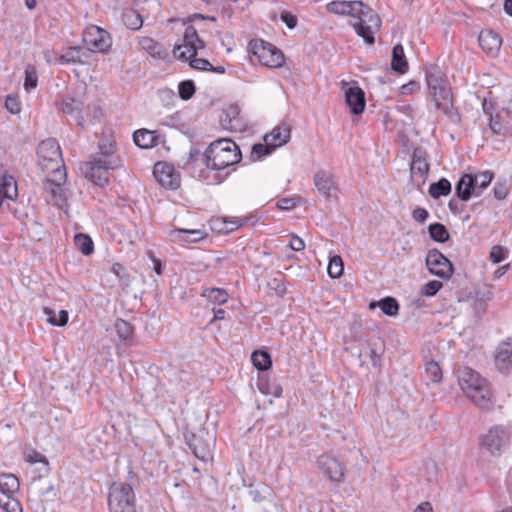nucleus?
Here are the masks:
<instances>
[{"label":"nucleus","instance_id":"obj_39","mask_svg":"<svg viewBox=\"0 0 512 512\" xmlns=\"http://www.w3.org/2000/svg\"><path fill=\"white\" fill-rule=\"evenodd\" d=\"M20 484L18 478L13 474L0 475V491L14 494L19 490Z\"/></svg>","mask_w":512,"mask_h":512},{"label":"nucleus","instance_id":"obj_6","mask_svg":"<svg viewBox=\"0 0 512 512\" xmlns=\"http://www.w3.org/2000/svg\"><path fill=\"white\" fill-rule=\"evenodd\" d=\"M183 169L195 179L206 181L208 184L215 183L213 177L210 176L212 169L207 149L201 153L200 150L191 148L189 156L183 164Z\"/></svg>","mask_w":512,"mask_h":512},{"label":"nucleus","instance_id":"obj_38","mask_svg":"<svg viewBox=\"0 0 512 512\" xmlns=\"http://www.w3.org/2000/svg\"><path fill=\"white\" fill-rule=\"evenodd\" d=\"M0 507L6 512H22V506L11 493L0 491Z\"/></svg>","mask_w":512,"mask_h":512},{"label":"nucleus","instance_id":"obj_24","mask_svg":"<svg viewBox=\"0 0 512 512\" xmlns=\"http://www.w3.org/2000/svg\"><path fill=\"white\" fill-rule=\"evenodd\" d=\"M314 183L318 191L326 198L332 196V191L336 190L332 176L326 171H318L314 176Z\"/></svg>","mask_w":512,"mask_h":512},{"label":"nucleus","instance_id":"obj_57","mask_svg":"<svg viewBox=\"0 0 512 512\" xmlns=\"http://www.w3.org/2000/svg\"><path fill=\"white\" fill-rule=\"evenodd\" d=\"M347 7V1H332L327 4V10L337 15H346L348 11Z\"/></svg>","mask_w":512,"mask_h":512},{"label":"nucleus","instance_id":"obj_36","mask_svg":"<svg viewBox=\"0 0 512 512\" xmlns=\"http://www.w3.org/2000/svg\"><path fill=\"white\" fill-rule=\"evenodd\" d=\"M122 20L125 26L131 30H139L143 25V19L140 13L134 9L123 12Z\"/></svg>","mask_w":512,"mask_h":512},{"label":"nucleus","instance_id":"obj_26","mask_svg":"<svg viewBox=\"0 0 512 512\" xmlns=\"http://www.w3.org/2000/svg\"><path fill=\"white\" fill-rule=\"evenodd\" d=\"M170 236L174 241L195 243L204 238V233L199 229H174Z\"/></svg>","mask_w":512,"mask_h":512},{"label":"nucleus","instance_id":"obj_21","mask_svg":"<svg viewBox=\"0 0 512 512\" xmlns=\"http://www.w3.org/2000/svg\"><path fill=\"white\" fill-rule=\"evenodd\" d=\"M291 136V127L287 123H280L276 126L271 133L266 134L264 141L270 144L274 149L285 145Z\"/></svg>","mask_w":512,"mask_h":512},{"label":"nucleus","instance_id":"obj_33","mask_svg":"<svg viewBox=\"0 0 512 512\" xmlns=\"http://www.w3.org/2000/svg\"><path fill=\"white\" fill-rule=\"evenodd\" d=\"M99 153L93 156H101L102 159H120L115 156L116 142L107 138H102L98 143Z\"/></svg>","mask_w":512,"mask_h":512},{"label":"nucleus","instance_id":"obj_62","mask_svg":"<svg viewBox=\"0 0 512 512\" xmlns=\"http://www.w3.org/2000/svg\"><path fill=\"white\" fill-rule=\"evenodd\" d=\"M493 298V293L489 288L479 289L476 291V303L479 304L481 308L483 305Z\"/></svg>","mask_w":512,"mask_h":512},{"label":"nucleus","instance_id":"obj_46","mask_svg":"<svg viewBox=\"0 0 512 512\" xmlns=\"http://www.w3.org/2000/svg\"><path fill=\"white\" fill-rule=\"evenodd\" d=\"M490 119H489V127L493 134L500 135V136H506L509 133V128L504 125L501 122V117L499 114H496L495 116L492 115V113H489Z\"/></svg>","mask_w":512,"mask_h":512},{"label":"nucleus","instance_id":"obj_31","mask_svg":"<svg viewBox=\"0 0 512 512\" xmlns=\"http://www.w3.org/2000/svg\"><path fill=\"white\" fill-rule=\"evenodd\" d=\"M430 238L437 243H445L450 239V234L446 226L442 223L435 222L428 226Z\"/></svg>","mask_w":512,"mask_h":512},{"label":"nucleus","instance_id":"obj_35","mask_svg":"<svg viewBox=\"0 0 512 512\" xmlns=\"http://www.w3.org/2000/svg\"><path fill=\"white\" fill-rule=\"evenodd\" d=\"M251 361L256 369L266 371L272 366L271 356L267 351L257 350L251 355Z\"/></svg>","mask_w":512,"mask_h":512},{"label":"nucleus","instance_id":"obj_56","mask_svg":"<svg viewBox=\"0 0 512 512\" xmlns=\"http://www.w3.org/2000/svg\"><path fill=\"white\" fill-rule=\"evenodd\" d=\"M188 60L190 67L196 70L209 71V68L212 67L209 60L205 58H197L196 56H190L189 54Z\"/></svg>","mask_w":512,"mask_h":512},{"label":"nucleus","instance_id":"obj_5","mask_svg":"<svg viewBox=\"0 0 512 512\" xmlns=\"http://www.w3.org/2000/svg\"><path fill=\"white\" fill-rule=\"evenodd\" d=\"M135 493L128 483H114L108 496L110 512H136Z\"/></svg>","mask_w":512,"mask_h":512},{"label":"nucleus","instance_id":"obj_7","mask_svg":"<svg viewBox=\"0 0 512 512\" xmlns=\"http://www.w3.org/2000/svg\"><path fill=\"white\" fill-rule=\"evenodd\" d=\"M249 51L257 57L260 63L267 67H280L284 63L282 51L264 40H251Z\"/></svg>","mask_w":512,"mask_h":512},{"label":"nucleus","instance_id":"obj_11","mask_svg":"<svg viewBox=\"0 0 512 512\" xmlns=\"http://www.w3.org/2000/svg\"><path fill=\"white\" fill-rule=\"evenodd\" d=\"M183 41V44L175 45L173 49L174 57L183 62L188 61V54H190V56H196V50L195 47H193L195 43H199L198 47H205L204 41L200 39L197 30L192 25H189L185 29Z\"/></svg>","mask_w":512,"mask_h":512},{"label":"nucleus","instance_id":"obj_14","mask_svg":"<svg viewBox=\"0 0 512 512\" xmlns=\"http://www.w3.org/2000/svg\"><path fill=\"white\" fill-rule=\"evenodd\" d=\"M153 174L157 181L165 188L175 190L180 187L181 178L174 167L165 162L154 165Z\"/></svg>","mask_w":512,"mask_h":512},{"label":"nucleus","instance_id":"obj_17","mask_svg":"<svg viewBox=\"0 0 512 512\" xmlns=\"http://www.w3.org/2000/svg\"><path fill=\"white\" fill-rule=\"evenodd\" d=\"M478 189L477 174H463L455 186V195L460 201H468Z\"/></svg>","mask_w":512,"mask_h":512},{"label":"nucleus","instance_id":"obj_25","mask_svg":"<svg viewBox=\"0 0 512 512\" xmlns=\"http://www.w3.org/2000/svg\"><path fill=\"white\" fill-rule=\"evenodd\" d=\"M391 69L398 74L408 71V62L401 44L395 45L392 49Z\"/></svg>","mask_w":512,"mask_h":512},{"label":"nucleus","instance_id":"obj_10","mask_svg":"<svg viewBox=\"0 0 512 512\" xmlns=\"http://www.w3.org/2000/svg\"><path fill=\"white\" fill-rule=\"evenodd\" d=\"M425 261L431 274L442 279H449L452 276L453 264L438 249L429 250Z\"/></svg>","mask_w":512,"mask_h":512},{"label":"nucleus","instance_id":"obj_27","mask_svg":"<svg viewBox=\"0 0 512 512\" xmlns=\"http://www.w3.org/2000/svg\"><path fill=\"white\" fill-rule=\"evenodd\" d=\"M43 188L47 193L51 194L55 205L60 207L66 203V196L60 182H56L51 179H45L43 182Z\"/></svg>","mask_w":512,"mask_h":512},{"label":"nucleus","instance_id":"obj_42","mask_svg":"<svg viewBox=\"0 0 512 512\" xmlns=\"http://www.w3.org/2000/svg\"><path fill=\"white\" fill-rule=\"evenodd\" d=\"M44 313L47 315V321L53 326H64L68 322V312L66 310H60L58 315L50 308L45 307Z\"/></svg>","mask_w":512,"mask_h":512},{"label":"nucleus","instance_id":"obj_19","mask_svg":"<svg viewBox=\"0 0 512 512\" xmlns=\"http://www.w3.org/2000/svg\"><path fill=\"white\" fill-rule=\"evenodd\" d=\"M37 154L45 161L62 163V152L58 141L55 138H48L41 141L37 147Z\"/></svg>","mask_w":512,"mask_h":512},{"label":"nucleus","instance_id":"obj_60","mask_svg":"<svg viewBox=\"0 0 512 512\" xmlns=\"http://www.w3.org/2000/svg\"><path fill=\"white\" fill-rule=\"evenodd\" d=\"M509 189L506 181L496 182L493 187V195L497 200H504L508 195Z\"/></svg>","mask_w":512,"mask_h":512},{"label":"nucleus","instance_id":"obj_3","mask_svg":"<svg viewBox=\"0 0 512 512\" xmlns=\"http://www.w3.org/2000/svg\"><path fill=\"white\" fill-rule=\"evenodd\" d=\"M458 382L471 401L481 409L492 406L491 391L486 379L470 367L463 366L457 370Z\"/></svg>","mask_w":512,"mask_h":512},{"label":"nucleus","instance_id":"obj_1","mask_svg":"<svg viewBox=\"0 0 512 512\" xmlns=\"http://www.w3.org/2000/svg\"><path fill=\"white\" fill-rule=\"evenodd\" d=\"M426 82L436 108L441 110L452 124H460L461 115L454 107L450 84L437 67L431 66L426 69Z\"/></svg>","mask_w":512,"mask_h":512},{"label":"nucleus","instance_id":"obj_50","mask_svg":"<svg viewBox=\"0 0 512 512\" xmlns=\"http://www.w3.org/2000/svg\"><path fill=\"white\" fill-rule=\"evenodd\" d=\"M38 76L34 66L28 65L25 68L24 88L29 91L37 87Z\"/></svg>","mask_w":512,"mask_h":512},{"label":"nucleus","instance_id":"obj_20","mask_svg":"<svg viewBox=\"0 0 512 512\" xmlns=\"http://www.w3.org/2000/svg\"><path fill=\"white\" fill-rule=\"evenodd\" d=\"M345 102L352 114H362L366 105L364 91L358 86L347 88L345 91Z\"/></svg>","mask_w":512,"mask_h":512},{"label":"nucleus","instance_id":"obj_12","mask_svg":"<svg viewBox=\"0 0 512 512\" xmlns=\"http://www.w3.org/2000/svg\"><path fill=\"white\" fill-rule=\"evenodd\" d=\"M83 42L90 51L101 53L107 52L112 45L109 33L98 26H91L84 32Z\"/></svg>","mask_w":512,"mask_h":512},{"label":"nucleus","instance_id":"obj_23","mask_svg":"<svg viewBox=\"0 0 512 512\" xmlns=\"http://www.w3.org/2000/svg\"><path fill=\"white\" fill-rule=\"evenodd\" d=\"M512 358V340L502 342L495 354V364L499 371L506 374L509 371Z\"/></svg>","mask_w":512,"mask_h":512},{"label":"nucleus","instance_id":"obj_16","mask_svg":"<svg viewBox=\"0 0 512 512\" xmlns=\"http://www.w3.org/2000/svg\"><path fill=\"white\" fill-rule=\"evenodd\" d=\"M318 468L331 481L340 482L344 477L342 464L333 456L324 454L317 460Z\"/></svg>","mask_w":512,"mask_h":512},{"label":"nucleus","instance_id":"obj_59","mask_svg":"<svg viewBox=\"0 0 512 512\" xmlns=\"http://www.w3.org/2000/svg\"><path fill=\"white\" fill-rule=\"evenodd\" d=\"M477 178H478V189L484 190L490 185L491 181L493 180L494 173L491 171L480 172V173H477Z\"/></svg>","mask_w":512,"mask_h":512},{"label":"nucleus","instance_id":"obj_41","mask_svg":"<svg viewBox=\"0 0 512 512\" xmlns=\"http://www.w3.org/2000/svg\"><path fill=\"white\" fill-rule=\"evenodd\" d=\"M114 327L121 341H127L132 338L134 327L128 321L118 318L114 323Z\"/></svg>","mask_w":512,"mask_h":512},{"label":"nucleus","instance_id":"obj_18","mask_svg":"<svg viewBox=\"0 0 512 512\" xmlns=\"http://www.w3.org/2000/svg\"><path fill=\"white\" fill-rule=\"evenodd\" d=\"M56 108L65 114L71 115L79 126H84L85 119L83 117L84 104L82 101L73 97H65L56 102Z\"/></svg>","mask_w":512,"mask_h":512},{"label":"nucleus","instance_id":"obj_47","mask_svg":"<svg viewBox=\"0 0 512 512\" xmlns=\"http://www.w3.org/2000/svg\"><path fill=\"white\" fill-rule=\"evenodd\" d=\"M196 87L192 80L181 81L178 85V94L182 100H189L195 94Z\"/></svg>","mask_w":512,"mask_h":512},{"label":"nucleus","instance_id":"obj_63","mask_svg":"<svg viewBox=\"0 0 512 512\" xmlns=\"http://www.w3.org/2000/svg\"><path fill=\"white\" fill-rule=\"evenodd\" d=\"M258 388L263 394H273L275 397H280L282 394V387L280 385L273 386L272 390L263 381L258 382Z\"/></svg>","mask_w":512,"mask_h":512},{"label":"nucleus","instance_id":"obj_34","mask_svg":"<svg viewBox=\"0 0 512 512\" xmlns=\"http://www.w3.org/2000/svg\"><path fill=\"white\" fill-rule=\"evenodd\" d=\"M74 244L76 248L85 256L91 255L94 251V243L92 238L84 233H77L74 236Z\"/></svg>","mask_w":512,"mask_h":512},{"label":"nucleus","instance_id":"obj_13","mask_svg":"<svg viewBox=\"0 0 512 512\" xmlns=\"http://www.w3.org/2000/svg\"><path fill=\"white\" fill-rule=\"evenodd\" d=\"M429 163L427 162V153L422 147H416L413 150L410 164V174L412 182L417 186L425 183L429 173Z\"/></svg>","mask_w":512,"mask_h":512},{"label":"nucleus","instance_id":"obj_15","mask_svg":"<svg viewBox=\"0 0 512 512\" xmlns=\"http://www.w3.org/2000/svg\"><path fill=\"white\" fill-rule=\"evenodd\" d=\"M185 442L192 453L200 460H206L210 454L211 439H204V429L198 434L187 432L184 435Z\"/></svg>","mask_w":512,"mask_h":512},{"label":"nucleus","instance_id":"obj_52","mask_svg":"<svg viewBox=\"0 0 512 512\" xmlns=\"http://www.w3.org/2000/svg\"><path fill=\"white\" fill-rule=\"evenodd\" d=\"M508 251L506 248L495 245L491 248L489 258L494 264H499L507 258Z\"/></svg>","mask_w":512,"mask_h":512},{"label":"nucleus","instance_id":"obj_9","mask_svg":"<svg viewBox=\"0 0 512 512\" xmlns=\"http://www.w3.org/2000/svg\"><path fill=\"white\" fill-rule=\"evenodd\" d=\"M509 443V433L504 426L496 425L491 427L486 434L480 438V444L490 454L500 453L503 447Z\"/></svg>","mask_w":512,"mask_h":512},{"label":"nucleus","instance_id":"obj_48","mask_svg":"<svg viewBox=\"0 0 512 512\" xmlns=\"http://www.w3.org/2000/svg\"><path fill=\"white\" fill-rule=\"evenodd\" d=\"M425 372L428 376V379L434 383H437V382L441 381V379H442L441 368L438 365V363L433 360L428 361L425 364Z\"/></svg>","mask_w":512,"mask_h":512},{"label":"nucleus","instance_id":"obj_8","mask_svg":"<svg viewBox=\"0 0 512 512\" xmlns=\"http://www.w3.org/2000/svg\"><path fill=\"white\" fill-rule=\"evenodd\" d=\"M380 26V17L372 8L367 5L361 13V16H359V21L353 23V27L358 36L362 37L365 43L370 45L374 44V31L378 30Z\"/></svg>","mask_w":512,"mask_h":512},{"label":"nucleus","instance_id":"obj_61","mask_svg":"<svg viewBox=\"0 0 512 512\" xmlns=\"http://www.w3.org/2000/svg\"><path fill=\"white\" fill-rule=\"evenodd\" d=\"M5 106L12 114H18L21 111V104L16 96L8 95L5 101Z\"/></svg>","mask_w":512,"mask_h":512},{"label":"nucleus","instance_id":"obj_53","mask_svg":"<svg viewBox=\"0 0 512 512\" xmlns=\"http://www.w3.org/2000/svg\"><path fill=\"white\" fill-rule=\"evenodd\" d=\"M443 287L442 282L438 280H431L424 284L421 288V294L427 297H432Z\"/></svg>","mask_w":512,"mask_h":512},{"label":"nucleus","instance_id":"obj_29","mask_svg":"<svg viewBox=\"0 0 512 512\" xmlns=\"http://www.w3.org/2000/svg\"><path fill=\"white\" fill-rule=\"evenodd\" d=\"M133 140L136 146L142 149H148L154 146L156 136L147 129L136 130L133 134Z\"/></svg>","mask_w":512,"mask_h":512},{"label":"nucleus","instance_id":"obj_30","mask_svg":"<svg viewBox=\"0 0 512 512\" xmlns=\"http://www.w3.org/2000/svg\"><path fill=\"white\" fill-rule=\"evenodd\" d=\"M451 190L452 186L449 180L441 178L437 182L430 184L428 192L433 199H439L442 196H448Z\"/></svg>","mask_w":512,"mask_h":512},{"label":"nucleus","instance_id":"obj_28","mask_svg":"<svg viewBox=\"0 0 512 512\" xmlns=\"http://www.w3.org/2000/svg\"><path fill=\"white\" fill-rule=\"evenodd\" d=\"M141 49L145 50L154 58L163 59L166 56V51L163 46L150 37H142L139 39Z\"/></svg>","mask_w":512,"mask_h":512},{"label":"nucleus","instance_id":"obj_51","mask_svg":"<svg viewBox=\"0 0 512 512\" xmlns=\"http://www.w3.org/2000/svg\"><path fill=\"white\" fill-rule=\"evenodd\" d=\"M383 351L384 347L382 343L372 341L369 342V356L374 367L380 365V359Z\"/></svg>","mask_w":512,"mask_h":512},{"label":"nucleus","instance_id":"obj_43","mask_svg":"<svg viewBox=\"0 0 512 512\" xmlns=\"http://www.w3.org/2000/svg\"><path fill=\"white\" fill-rule=\"evenodd\" d=\"M381 311L387 316H396L399 312V304L393 297L387 296L378 303Z\"/></svg>","mask_w":512,"mask_h":512},{"label":"nucleus","instance_id":"obj_22","mask_svg":"<svg viewBox=\"0 0 512 512\" xmlns=\"http://www.w3.org/2000/svg\"><path fill=\"white\" fill-rule=\"evenodd\" d=\"M480 47L488 54H497L502 45V38L492 30H482L478 36Z\"/></svg>","mask_w":512,"mask_h":512},{"label":"nucleus","instance_id":"obj_4","mask_svg":"<svg viewBox=\"0 0 512 512\" xmlns=\"http://www.w3.org/2000/svg\"><path fill=\"white\" fill-rule=\"evenodd\" d=\"M121 166L120 159H102L101 156H90V160L83 163L81 171L87 179L95 185L104 187L109 182V172Z\"/></svg>","mask_w":512,"mask_h":512},{"label":"nucleus","instance_id":"obj_45","mask_svg":"<svg viewBox=\"0 0 512 512\" xmlns=\"http://www.w3.org/2000/svg\"><path fill=\"white\" fill-rule=\"evenodd\" d=\"M275 149L270 145L261 143L254 144L251 148L250 159L252 161H258L264 158L265 156L270 155Z\"/></svg>","mask_w":512,"mask_h":512},{"label":"nucleus","instance_id":"obj_54","mask_svg":"<svg viewBox=\"0 0 512 512\" xmlns=\"http://www.w3.org/2000/svg\"><path fill=\"white\" fill-rule=\"evenodd\" d=\"M347 5L348 11L346 15L357 18V21H359V16H361L366 5L362 1H347Z\"/></svg>","mask_w":512,"mask_h":512},{"label":"nucleus","instance_id":"obj_40","mask_svg":"<svg viewBox=\"0 0 512 512\" xmlns=\"http://www.w3.org/2000/svg\"><path fill=\"white\" fill-rule=\"evenodd\" d=\"M0 192L6 197V199H13L17 196V184L12 176L4 175L0 179Z\"/></svg>","mask_w":512,"mask_h":512},{"label":"nucleus","instance_id":"obj_58","mask_svg":"<svg viewBox=\"0 0 512 512\" xmlns=\"http://www.w3.org/2000/svg\"><path fill=\"white\" fill-rule=\"evenodd\" d=\"M299 202V197H285L278 200L277 207L281 210H291L297 207Z\"/></svg>","mask_w":512,"mask_h":512},{"label":"nucleus","instance_id":"obj_2","mask_svg":"<svg viewBox=\"0 0 512 512\" xmlns=\"http://www.w3.org/2000/svg\"><path fill=\"white\" fill-rule=\"evenodd\" d=\"M208 159H210L211 169L216 171L213 175L215 184L223 182L230 174L229 171H225L227 168L237 164L242 154L237 144L231 139H218L212 142L208 147Z\"/></svg>","mask_w":512,"mask_h":512},{"label":"nucleus","instance_id":"obj_64","mask_svg":"<svg viewBox=\"0 0 512 512\" xmlns=\"http://www.w3.org/2000/svg\"><path fill=\"white\" fill-rule=\"evenodd\" d=\"M280 19L289 29H294L298 23L297 17L288 11H282Z\"/></svg>","mask_w":512,"mask_h":512},{"label":"nucleus","instance_id":"obj_37","mask_svg":"<svg viewBox=\"0 0 512 512\" xmlns=\"http://www.w3.org/2000/svg\"><path fill=\"white\" fill-rule=\"evenodd\" d=\"M59 64H76L82 63L81 60V48L80 47H68L66 51L56 58Z\"/></svg>","mask_w":512,"mask_h":512},{"label":"nucleus","instance_id":"obj_49","mask_svg":"<svg viewBox=\"0 0 512 512\" xmlns=\"http://www.w3.org/2000/svg\"><path fill=\"white\" fill-rule=\"evenodd\" d=\"M248 221V218H243V219H236V220H232V221H227V220H223V221H220L219 219L216 220L214 222V224H221L223 225L222 228H219L218 231L219 232H225V233H229V232H232L236 229H238L239 227L245 225Z\"/></svg>","mask_w":512,"mask_h":512},{"label":"nucleus","instance_id":"obj_55","mask_svg":"<svg viewBox=\"0 0 512 512\" xmlns=\"http://www.w3.org/2000/svg\"><path fill=\"white\" fill-rule=\"evenodd\" d=\"M347 5L348 11L346 15L357 18V21H359V16H361L366 5L362 1H347Z\"/></svg>","mask_w":512,"mask_h":512},{"label":"nucleus","instance_id":"obj_44","mask_svg":"<svg viewBox=\"0 0 512 512\" xmlns=\"http://www.w3.org/2000/svg\"><path fill=\"white\" fill-rule=\"evenodd\" d=\"M344 264L343 260L339 255H334L330 258L329 264L327 267L328 275L333 278H339L343 274Z\"/></svg>","mask_w":512,"mask_h":512},{"label":"nucleus","instance_id":"obj_32","mask_svg":"<svg viewBox=\"0 0 512 512\" xmlns=\"http://www.w3.org/2000/svg\"><path fill=\"white\" fill-rule=\"evenodd\" d=\"M202 296L207 299L210 303L224 304L228 301L229 295L223 288H205L202 292Z\"/></svg>","mask_w":512,"mask_h":512}]
</instances>
